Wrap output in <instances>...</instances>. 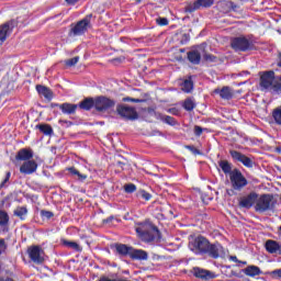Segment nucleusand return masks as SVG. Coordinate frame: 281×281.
<instances>
[{
	"instance_id": "f257e3e1",
	"label": "nucleus",
	"mask_w": 281,
	"mask_h": 281,
	"mask_svg": "<svg viewBox=\"0 0 281 281\" xmlns=\"http://www.w3.org/2000/svg\"><path fill=\"white\" fill-rule=\"evenodd\" d=\"M189 249L194 256H207L213 260H218V258L225 256V248L221 243L216 241L212 244L209 238L201 235L189 243Z\"/></svg>"
},
{
	"instance_id": "f03ea898",
	"label": "nucleus",
	"mask_w": 281,
	"mask_h": 281,
	"mask_svg": "<svg viewBox=\"0 0 281 281\" xmlns=\"http://www.w3.org/2000/svg\"><path fill=\"white\" fill-rule=\"evenodd\" d=\"M260 74V87L262 91L281 93V76H276V71L266 70Z\"/></svg>"
},
{
	"instance_id": "7ed1b4c3",
	"label": "nucleus",
	"mask_w": 281,
	"mask_h": 281,
	"mask_svg": "<svg viewBox=\"0 0 281 281\" xmlns=\"http://www.w3.org/2000/svg\"><path fill=\"white\" fill-rule=\"evenodd\" d=\"M135 232L143 240V243H153L155 238H159V228L150 223H142L138 227L135 228Z\"/></svg>"
},
{
	"instance_id": "20e7f679",
	"label": "nucleus",
	"mask_w": 281,
	"mask_h": 281,
	"mask_svg": "<svg viewBox=\"0 0 281 281\" xmlns=\"http://www.w3.org/2000/svg\"><path fill=\"white\" fill-rule=\"evenodd\" d=\"M278 201L273 198V194L265 193L258 195L257 204L255 205L256 212H273L276 210V205Z\"/></svg>"
},
{
	"instance_id": "39448f33",
	"label": "nucleus",
	"mask_w": 281,
	"mask_h": 281,
	"mask_svg": "<svg viewBox=\"0 0 281 281\" xmlns=\"http://www.w3.org/2000/svg\"><path fill=\"white\" fill-rule=\"evenodd\" d=\"M229 181L233 188L232 192H243V190L249 186V181L238 168L233 169V172H231L229 176Z\"/></svg>"
},
{
	"instance_id": "423d86ee",
	"label": "nucleus",
	"mask_w": 281,
	"mask_h": 281,
	"mask_svg": "<svg viewBox=\"0 0 281 281\" xmlns=\"http://www.w3.org/2000/svg\"><path fill=\"white\" fill-rule=\"evenodd\" d=\"M93 14L86 15L82 20L78 21L75 25L71 24V29L68 33L69 36H82L87 34L89 27H91V19Z\"/></svg>"
},
{
	"instance_id": "0eeeda50",
	"label": "nucleus",
	"mask_w": 281,
	"mask_h": 281,
	"mask_svg": "<svg viewBox=\"0 0 281 281\" xmlns=\"http://www.w3.org/2000/svg\"><path fill=\"white\" fill-rule=\"evenodd\" d=\"M231 47L235 52H249V49H254V43L244 36L235 37L231 41Z\"/></svg>"
},
{
	"instance_id": "6e6552de",
	"label": "nucleus",
	"mask_w": 281,
	"mask_h": 281,
	"mask_svg": "<svg viewBox=\"0 0 281 281\" xmlns=\"http://www.w3.org/2000/svg\"><path fill=\"white\" fill-rule=\"evenodd\" d=\"M116 113L121 115V117H124V120H128L130 122H135V120H138L139 114L137 113V110L133 106L119 104L116 106Z\"/></svg>"
},
{
	"instance_id": "1a4fd4ad",
	"label": "nucleus",
	"mask_w": 281,
	"mask_h": 281,
	"mask_svg": "<svg viewBox=\"0 0 281 281\" xmlns=\"http://www.w3.org/2000/svg\"><path fill=\"white\" fill-rule=\"evenodd\" d=\"M43 254H45V251L41 246H31L27 248L29 258L35 265H43V262H45V258L43 257Z\"/></svg>"
},
{
	"instance_id": "9d476101",
	"label": "nucleus",
	"mask_w": 281,
	"mask_h": 281,
	"mask_svg": "<svg viewBox=\"0 0 281 281\" xmlns=\"http://www.w3.org/2000/svg\"><path fill=\"white\" fill-rule=\"evenodd\" d=\"M115 106V101L106 97H98L94 99V109L100 113L109 111Z\"/></svg>"
},
{
	"instance_id": "9b49d317",
	"label": "nucleus",
	"mask_w": 281,
	"mask_h": 281,
	"mask_svg": "<svg viewBox=\"0 0 281 281\" xmlns=\"http://www.w3.org/2000/svg\"><path fill=\"white\" fill-rule=\"evenodd\" d=\"M216 10L222 14H229V12H238L240 10V5L234 3L233 1L228 0H220L216 3Z\"/></svg>"
},
{
	"instance_id": "f8f14e48",
	"label": "nucleus",
	"mask_w": 281,
	"mask_h": 281,
	"mask_svg": "<svg viewBox=\"0 0 281 281\" xmlns=\"http://www.w3.org/2000/svg\"><path fill=\"white\" fill-rule=\"evenodd\" d=\"M229 155L233 159V161H237L238 164H243L245 168H254V160L251 158L247 157L245 154L231 149Z\"/></svg>"
},
{
	"instance_id": "ddd939ff",
	"label": "nucleus",
	"mask_w": 281,
	"mask_h": 281,
	"mask_svg": "<svg viewBox=\"0 0 281 281\" xmlns=\"http://www.w3.org/2000/svg\"><path fill=\"white\" fill-rule=\"evenodd\" d=\"M16 25L18 23L15 22V20H11L0 25V46L3 45V43H5L8 35L12 33V30H14Z\"/></svg>"
},
{
	"instance_id": "4468645a",
	"label": "nucleus",
	"mask_w": 281,
	"mask_h": 281,
	"mask_svg": "<svg viewBox=\"0 0 281 281\" xmlns=\"http://www.w3.org/2000/svg\"><path fill=\"white\" fill-rule=\"evenodd\" d=\"M258 203V193L250 192L248 195L240 198L239 200V207H244L245 210H251L254 205Z\"/></svg>"
},
{
	"instance_id": "2eb2a0df",
	"label": "nucleus",
	"mask_w": 281,
	"mask_h": 281,
	"mask_svg": "<svg viewBox=\"0 0 281 281\" xmlns=\"http://www.w3.org/2000/svg\"><path fill=\"white\" fill-rule=\"evenodd\" d=\"M36 170H38V164L34 159L26 160L20 166L21 175H34Z\"/></svg>"
},
{
	"instance_id": "dca6fc26",
	"label": "nucleus",
	"mask_w": 281,
	"mask_h": 281,
	"mask_svg": "<svg viewBox=\"0 0 281 281\" xmlns=\"http://www.w3.org/2000/svg\"><path fill=\"white\" fill-rule=\"evenodd\" d=\"M214 5V0H196L192 4L187 7V12H196L201 8H212Z\"/></svg>"
},
{
	"instance_id": "f3484780",
	"label": "nucleus",
	"mask_w": 281,
	"mask_h": 281,
	"mask_svg": "<svg viewBox=\"0 0 281 281\" xmlns=\"http://www.w3.org/2000/svg\"><path fill=\"white\" fill-rule=\"evenodd\" d=\"M193 276L194 278H199L200 280H214V278H216V274H214V272L199 267L193 268Z\"/></svg>"
},
{
	"instance_id": "a211bd4d",
	"label": "nucleus",
	"mask_w": 281,
	"mask_h": 281,
	"mask_svg": "<svg viewBox=\"0 0 281 281\" xmlns=\"http://www.w3.org/2000/svg\"><path fill=\"white\" fill-rule=\"evenodd\" d=\"M34 159V151L30 148H21L15 155V161H30Z\"/></svg>"
},
{
	"instance_id": "6ab92c4d",
	"label": "nucleus",
	"mask_w": 281,
	"mask_h": 281,
	"mask_svg": "<svg viewBox=\"0 0 281 281\" xmlns=\"http://www.w3.org/2000/svg\"><path fill=\"white\" fill-rule=\"evenodd\" d=\"M268 254H278L281 256V244L273 239H268L265 244Z\"/></svg>"
},
{
	"instance_id": "aec40b11",
	"label": "nucleus",
	"mask_w": 281,
	"mask_h": 281,
	"mask_svg": "<svg viewBox=\"0 0 281 281\" xmlns=\"http://www.w3.org/2000/svg\"><path fill=\"white\" fill-rule=\"evenodd\" d=\"M216 95H220L222 100H232L234 98V92L232 91V88L228 86H224L222 89L217 88L213 91Z\"/></svg>"
},
{
	"instance_id": "412c9836",
	"label": "nucleus",
	"mask_w": 281,
	"mask_h": 281,
	"mask_svg": "<svg viewBox=\"0 0 281 281\" xmlns=\"http://www.w3.org/2000/svg\"><path fill=\"white\" fill-rule=\"evenodd\" d=\"M64 115H74L78 111V104L74 103H61L57 104Z\"/></svg>"
},
{
	"instance_id": "4be33fe9",
	"label": "nucleus",
	"mask_w": 281,
	"mask_h": 281,
	"mask_svg": "<svg viewBox=\"0 0 281 281\" xmlns=\"http://www.w3.org/2000/svg\"><path fill=\"white\" fill-rule=\"evenodd\" d=\"M115 251L119 254V256H130L131 252L133 251V246H128L126 244H115Z\"/></svg>"
},
{
	"instance_id": "5701e85b",
	"label": "nucleus",
	"mask_w": 281,
	"mask_h": 281,
	"mask_svg": "<svg viewBox=\"0 0 281 281\" xmlns=\"http://www.w3.org/2000/svg\"><path fill=\"white\" fill-rule=\"evenodd\" d=\"M132 260H148V252L143 249L132 248V252L130 255Z\"/></svg>"
},
{
	"instance_id": "b1692460",
	"label": "nucleus",
	"mask_w": 281,
	"mask_h": 281,
	"mask_svg": "<svg viewBox=\"0 0 281 281\" xmlns=\"http://www.w3.org/2000/svg\"><path fill=\"white\" fill-rule=\"evenodd\" d=\"M36 91L40 95H43L46 100H52V98H54V92H52V89H49L46 86L37 85Z\"/></svg>"
},
{
	"instance_id": "393cba45",
	"label": "nucleus",
	"mask_w": 281,
	"mask_h": 281,
	"mask_svg": "<svg viewBox=\"0 0 281 281\" xmlns=\"http://www.w3.org/2000/svg\"><path fill=\"white\" fill-rule=\"evenodd\" d=\"M35 128H37V131L42 132L43 135H46L47 137H52V135H54V127L47 123L37 124L35 125Z\"/></svg>"
},
{
	"instance_id": "a878e982",
	"label": "nucleus",
	"mask_w": 281,
	"mask_h": 281,
	"mask_svg": "<svg viewBox=\"0 0 281 281\" xmlns=\"http://www.w3.org/2000/svg\"><path fill=\"white\" fill-rule=\"evenodd\" d=\"M245 276H248V278H256V276H260L262 273V270H260V267L258 266H248L246 269H244Z\"/></svg>"
},
{
	"instance_id": "bb28decb",
	"label": "nucleus",
	"mask_w": 281,
	"mask_h": 281,
	"mask_svg": "<svg viewBox=\"0 0 281 281\" xmlns=\"http://www.w3.org/2000/svg\"><path fill=\"white\" fill-rule=\"evenodd\" d=\"M78 106L83 111H91L93 106L95 108V100H93V98H86Z\"/></svg>"
},
{
	"instance_id": "cd10ccee",
	"label": "nucleus",
	"mask_w": 281,
	"mask_h": 281,
	"mask_svg": "<svg viewBox=\"0 0 281 281\" xmlns=\"http://www.w3.org/2000/svg\"><path fill=\"white\" fill-rule=\"evenodd\" d=\"M218 167L221 168L222 172H224V175H229V177H232V172H234V170H232V162L228 160H220Z\"/></svg>"
},
{
	"instance_id": "c85d7f7f",
	"label": "nucleus",
	"mask_w": 281,
	"mask_h": 281,
	"mask_svg": "<svg viewBox=\"0 0 281 281\" xmlns=\"http://www.w3.org/2000/svg\"><path fill=\"white\" fill-rule=\"evenodd\" d=\"M188 60L191 61L192 65H200L201 64V53H199V50L189 52Z\"/></svg>"
},
{
	"instance_id": "c756f323",
	"label": "nucleus",
	"mask_w": 281,
	"mask_h": 281,
	"mask_svg": "<svg viewBox=\"0 0 281 281\" xmlns=\"http://www.w3.org/2000/svg\"><path fill=\"white\" fill-rule=\"evenodd\" d=\"M160 122H164V124H168L169 126H177L178 122L177 119L170 115L159 114Z\"/></svg>"
},
{
	"instance_id": "7c9ffc66",
	"label": "nucleus",
	"mask_w": 281,
	"mask_h": 281,
	"mask_svg": "<svg viewBox=\"0 0 281 281\" xmlns=\"http://www.w3.org/2000/svg\"><path fill=\"white\" fill-rule=\"evenodd\" d=\"M14 216H18L21 221H25V216H27V207L26 206H18L14 212Z\"/></svg>"
},
{
	"instance_id": "2f4dec72",
	"label": "nucleus",
	"mask_w": 281,
	"mask_h": 281,
	"mask_svg": "<svg viewBox=\"0 0 281 281\" xmlns=\"http://www.w3.org/2000/svg\"><path fill=\"white\" fill-rule=\"evenodd\" d=\"M184 111H194L196 103L193 98H187L182 104Z\"/></svg>"
},
{
	"instance_id": "473e14b6",
	"label": "nucleus",
	"mask_w": 281,
	"mask_h": 281,
	"mask_svg": "<svg viewBox=\"0 0 281 281\" xmlns=\"http://www.w3.org/2000/svg\"><path fill=\"white\" fill-rule=\"evenodd\" d=\"M61 245H64L65 247H68L69 249H74L75 251H82V248L76 241H69L67 239H61Z\"/></svg>"
},
{
	"instance_id": "72a5a7b5",
	"label": "nucleus",
	"mask_w": 281,
	"mask_h": 281,
	"mask_svg": "<svg viewBox=\"0 0 281 281\" xmlns=\"http://www.w3.org/2000/svg\"><path fill=\"white\" fill-rule=\"evenodd\" d=\"M192 89H194V82L191 78L186 79L182 82V91H184V93H191Z\"/></svg>"
},
{
	"instance_id": "f704fd0d",
	"label": "nucleus",
	"mask_w": 281,
	"mask_h": 281,
	"mask_svg": "<svg viewBox=\"0 0 281 281\" xmlns=\"http://www.w3.org/2000/svg\"><path fill=\"white\" fill-rule=\"evenodd\" d=\"M67 170H68V172H70V175L78 177V181H86V179L88 177L87 175L80 173V171H78V169H76V167H70Z\"/></svg>"
},
{
	"instance_id": "c9c22d12",
	"label": "nucleus",
	"mask_w": 281,
	"mask_h": 281,
	"mask_svg": "<svg viewBox=\"0 0 281 281\" xmlns=\"http://www.w3.org/2000/svg\"><path fill=\"white\" fill-rule=\"evenodd\" d=\"M137 199H143L144 201H150L153 199V194L147 192L146 190H139L136 193Z\"/></svg>"
},
{
	"instance_id": "e433bc0d",
	"label": "nucleus",
	"mask_w": 281,
	"mask_h": 281,
	"mask_svg": "<svg viewBox=\"0 0 281 281\" xmlns=\"http://www.w3.org/2000/svg\"><path fill=\"white\" fill-rule=\"evenodd\" d=\"M272 117L279 126H281V108H277L272 111Z\"/></svg>"
},
{
	"instance_id": "4c0bfd02",
	"label": "nucleus",
	"mask_w": 281,
	"mask_h": 281,
	"mask_svg": "<svg viewBox=\"0 0 281 281\" xmlns=\"http://www.w3.org/2000/svg\"><path fill=\"white\" fill-rule=\"evenodd\" d=\"M10 221V216L7 212L0 211V226L3 227V225H8Z\"/></svg>"
},
{
	"instance_id": "58836bf2",
	"label": "nucleus",
	"mask_w": 281,
	"mask_h": 281,
	"mask_svg": "<svg viewBox=\"0 0 281 281\" xmlns=\"http://www.w3.org/2000/svg\"><path fill=\"white\" fill-rule=\"evenodd\" d=\"M79 60H80V57L76 56L70 59H66L64 63H65L66 67H76V65H78Z\"/></svg>"
},
{
	"instance_id": "ea45409f",
	"label": "nucleus",
	"mask_w": 281,
	"mask_h": 281,
	"mask_svg": "<svg viewBox=\"0 0 281 281\" xmlns=\"http://www.w3.org/2000/svg\"><path fill=\"white\" fill-rule=\"evenodd\" d=\"M124 191L126 192V194H133V192L137 191V186H135L134 183L125 184Z\"/></svg>"
},
{
	"instance_id": "a19ab883",
	"label": "nucleus",
	"mask_w": 281,
	"mask_h": 281,
	"mask_svg": "<svg viewBox=\"0 0 281 281\" xmlns=\"http://www.w3.org/2000/svg\"><path fill=\"white\" fill-rule=\"evenodd\" d=\"M269 276L272 277L273 280H281V268L272 270L269 272Z\"/></svg>"
},
{
	"instance_id": "79ce46f5",
	"label": "nucleus",
	"mask_w": 281,
	"mask_h": 281,
	"mask_svg": "<svg viewBox=\"0 0 281 281\" xmlns=\"http://www.w3.org/2000/svg\"><path fill=\"white\" fill-rule=\"evenodd\" d=\"M41 216H42V218H47V220L54 218V212L42 210Z\"/></svg>"
},
{
	"instance_id": "37998d69",
	"label": "nucleus",
	"mask_w": 281,
	"mask_h": 281,
	"mask_svg": "<svg viewBox=\"0 0 281 281\" xmlns=\"http://www.w3.org/2000/svg\"><path fill=\"white\" fill-rule=\"evenodd\" d=\"M10 177H12V172L8 171V172L5 173L4 179H3V180L1 181V183H0V190H1L2 188H5V184L8 183V181H10Z\"/></svg>"
},
{
	"instance_id": "c03bdc74",
	"label": "nucleus",
	"mask_w": 281,
	"mask_h": 281,
	"mask_svg": "<svg viewBox=\"0 0 281 281\" xmlns=\"http://www.w3.org/2000/svg\"><path fill=\"white\" fill-rule=\"evenodd\" d=\"M203 59L206 63H216V56L212 55V54H204L203 55Z\"/></svg>"
},
{
	"instance_id": "a18cd8bd",
	"label": "nucleus",
	"mask_w": 281,
	"mask_h": 281,
	"mask_svg": "<svg viewBox=\"0 0 281 281\" xmlns=\"http://www.w3.org/2000/svg\"><path fill=\"white\" fill-rule=\"evenodd\" d=\"M157 25H159L160 27H165L166 25H168L169 21L167 20V18H158L156 20Z\"/></svg>"
},
{
	"instance_id": "49530a36",
	"label": "nucleus",
	"mask_w": 281,
	"mask_h": 281,
	"mask_svg": "<svg viewBox=\"0 0 281 281\" xmlns=\"http://www.w3.org/2000/svg\"><path fill=\"white\" fill-rule=\"evenodd\" d=\"M123 102H134L135 104H139V103L144 102V100L125 97V98H123Z\"/></svg>"
},
{
	"instance_id": "de8ad7c7",
	"label": "nucleus",
	"mask_w": 281,
	"mask_h": 281,
	"mask_svg": "<svg viewBox=\"0 0 281 281\" xmlns=\"http://www.w3.org/2000/svg\"><path fill=\"white\" fill-rule=\"evenodd\" d=\"M187 150H190L192 155H201V150H199L194 145H187L186 146Z\"/></svg>"
},
{
	"instance_id": "09e8293b",
	"label": "nucleus",
	"mask_w": 281,
	"mask_h": 281,
	"mask_svg": "<svg viewBox=\"0 0 281 281\" xmlns=\"http://www.w3.org/2000/svg\"><path fill=\"white\" fill-rule=\"evenodd\" d=\"M0 251H2V254H5V251H8V244H5V239L3 238H0Z\"/></svg>"
},
{
	"instance_id": "8fccbe9b",
	"label": "nucleus",
	"mask_w": 281,
	"mask_h": 281,
	"mask_svg": "<svg viewBox=\"0 0 281 281\" xmlns=\"http://www.w3.org/2000/svg\"><path fill=\"white\" fill-rule=\"evenodd\" d=\"M194 135L196 137H201V135H203V127L199 126V125H195L194 126Z\"/></svg>"
},
{
	"instance_id": "3c124183",
	"label": "nucleus",
	"mask_w": 281,
	"mask_h": 281,
	"mask_svg": "<svg viewBox=\"0 0 281 281\" xmlns=\"http://www.w3.org/2000/svg\"><path fill=\"white\" fill-rule=\"evenodd\" d=\"M68 5H76L80 0H65Z\"/></svg>"
},
{
	"instance_id": "603ef678",
	"label": "nucleus",
	"mask_w": 281,
	"mask_h": 281,
	"mask_svg": "<svg viewBox=\"0 0 281 281\" xmlns=\"http://www.w3.org/2000/svg\"><path fill=\"white\" fill-rule=\"evenodd\" d=\"M124 166H126V164L122 161H116V168H121V170H124Z\"/></svg>"
},
{
	"instance_id": "864d4df0",
	"label": "nucleus",
	"mask_w": 281,
	"mask_h": 281,
	"mask_svg": "<svg viewBox=\"0 0 281 281\" xmlns=\"http://www.w3.org/2000/svg\"><path fill=\"white\" fill-rule=\"evenodd\" d=\"M0 281H15V280L10 277H0Z\"/></svg>"
},
{
	"instance_id": "5fc2aeb1",
	"label": "nucleus",
	"mask_w": 281,
	"mask_h": 281,
	"mask_svg": "<svg viewBox=\"0 0 281 281\" xmlns=\"http://www.w3.org/2000/svg\"><path fill=\"white\" fill-rule=\"evenodd\" d=\"M229 260H232V262H243V261H239L238 257H236V256H231Z\"/></svg>"
},
{
	"instance_id": "6e6d98bb",
	"label": "nucleus",
	"mask_w": 281,
	"mask_h": 281,
	"mask_svg": "<svg viewBox=\"0 0 281 281\" xmlns=\"http://www.w3.org/2000/svg\"><path fill=\"white\" fill-rule=\"evenodd\" d=\"M173 215H175V213L172 212V210L167 211V216L171 217Z\"/></svg>"
},
{
	"instance_id": "4d7b16f0",
	"label": "nucleus",
	"mask_w": 281,
	"mask_h": 281,
	"mask_svg": "<svg viewBox=\"0 0 281 281\" xmlns=\"http://www.w3.org/2000/svg\"><path fill=\"white\" fill-rule=\"evenodd\" d=\"M111 221H113V216L108 217L106 220L103 221V223H111Z\"/></svg>"
},
{
	"instance_id": "13d9d810",
	"label": "nucleus",
	"mask_w": 281,
	"mask_h": 281,
	"mask_svg": "<svg viewBox=\"0 0 281 281\" xmlns=\"http://www.w3.org/2000/svg\"><path fill=\"white\" fill-rule=\"evenodd\" d=\"M279 58H280V60L278 63V66L281 67V54L279 55Z\"/></svg>"
},
{
	"instance_id": "bf43d9fd",
	"label": "nucleus",
	"mask_w": 281,
	"mask_h": 281,
	"mask_svg": "<svg viewBox=\"0 0 281 281\" xmlns=\"http://www.w3.org/2000/svg\"><path fill=\"white\" fill-rule=\"evenodd\" d=\"M136 3H142V0H135Z\"/></svg>"
},
{
	"instance_id": "052dcab7",
	"label": "nucleus",
	"mask_w": 281,
	"mask_h": 281,
	"mask_svg": "<svg viewBox=\"0 0 281 281\" xmlns=\"http://www.w3.org/2000/svg\"><path fill=\"white\" fill-rule=\"evenodd\" d=\"M243 265H247V261H244Z\"/></svg>"
},
{
	"instance_id": "680f3d73",
	"label": "nucleus",
	"mask_w": 281,
	"mask_h": 281,
	"mask_svg": "<svg viewBox=\"0 0 281 281\" xmlns=\"http://www.w3.org/2000/svg\"><path fill=\"white\" fill-rule=\"evenodd\" d=\"M278 151L280 153V148H278Z\"/></svg>"
}]
</instances>
